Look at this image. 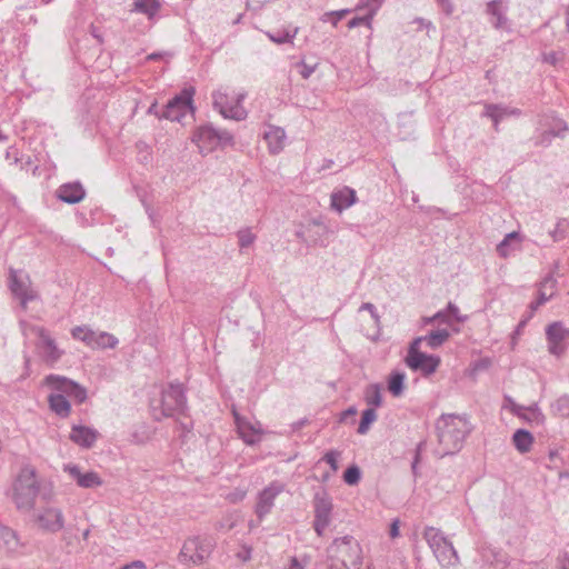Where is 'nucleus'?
Segmentation results:
<instances>
[{
	"instance_id": "nucleus-31",
	"label": "nucleus",
	"mask_w": 569,
	"mask_h": 569,
	"mask_svg": "<svg viewBox=\"0 0 569 569\" xmlns=\"http://www.w3.org/2000/svg\"><path fill=\"white\" fill-rule=\"evenodd\" d=\"M450 337V333L447 329H438L431 331L429 335L423 336L426 345L430 349H437L442 346Z\"/></svg>"
},
{
	"instance_id": "nucleus-46",
	"label": "nucleus",
	"mask_w": 569,
	"mask_h": 569,
	"mask_svg": "<svg viewBox=\"0 0 569 569\" xmlns=\"http://www.w3.org/2000/svg\"><path fill=\"white\" fill-rule=\"evenodd\" d=\"M567 226H568V222L565 219L560 220L557 223L556 228L549 232V234L551 236V238L555 242L565 239Z\"/></svg>"
},
{
	"instance_id": "nucleus-53",
	"label": "nucleus",
	"mask_w": 569,
	"mask_h": 569,
	"mask_svg": "<svg viewBox=\"0 0 569 569\" xmlns=\"http://www.w3.org/2000/svg\"><path fill=\"white\" fill-rule=\"evenodd\" d=\"M446 16H451L455 11V6L451 0H436Z\"/></svg>"
},
{
	"instance_id": "nucleus-35",
	"label": "nucleus",
	"mask_w": 569,
	"mask_h": 569,
	"mask_svg": "<svg viewBox=\"0 0 569 569\" xmlns=\"http://www.w3.org/2000/svg\"><path fill=\"white\" fill-rule=\"evenodd\" d=\"M160 3L158 0H136L134 10L147 14L152 18L159 10Z\"/></svg>"
},
{
	"instance_id": "nucleus-36",
	"label": "nucleus",
	"mask_w": 569,
	"mask_h": 569,
	"mask_svg": "<svg viewBox=\"0 0 569 569\" xmlns=\"http://www.w3.org/2000/svg\"><path fill=\"white\" fill-rule=\"evenodd\" d=\"M523 409H525V407H522V406H515L513 412L518 416H521L519 411L523 410ZM526 410L528 411V413L522 416L525 419H527L529 421H535L537 423L543 422L545 416L538 408L537 403L526 408Z\"/></svg>"
},
{
	"instance_id": "nucleus-15",
	"label": "nucleus",
	"mask_w": 569,
	"mask_h": 569,
	"mask_svg": "<svg viewBox=\"0 0 569 569\" xmlns=\"http://www.w3.org/2000/svg\"><path fill=\"white\" fill-rule=\"evenodd\" d=\"M39 527L48 532L56 533L64 527V516L58 508H46L37 516Z\"/></svg>"
},
{
	"instance_id": "nucleus-56",
	"label": "nucleus",
	"mask_w": 569,
	"mask_h": 569,
	"mask_svg": "<svg viewBox=\"0 0 569 569\" xmlns=\"http://www.w3.org/2000/svg\"><path fill=\"white\" fill-rule=\"evenodd\" d=\"M552 296V293H550L549 296L546 295V292L543 291H539V298L536 302H531L530 305V308L532 310L537 309L539 306L543 305L546 301H548L550 299V297Z\"/></svg>"
},
{
	"instance_id": "nucleus-55",
	"label": "nucleus",
	"mask_w": 569,
	"mask_h": 569,
	"mask_svg": "<svg viewBox=\"0 0 569 569\" xmlns=\"http://www.w3.org/2000/svg\"><path fill=\"white\" fill-rule=\"evenodd\" d=\"M543 61L551 66H557L560 61V56L558 52L551 51L543 54Z\"/></svg>"
},
{
	"instance_id": "nucleus-48",
	"label": "nucleus",
	"mask_w": 569,
	"mask_h": 569,
	"mask_svg": "<svg viewBox=\"0 0 569 569\" xmlns=\"http://www.w3.org/2000/svg\"><path fill=\"white\" fill-rule=\"evenodd\" d=\"M234 556L241 562H248L252 557V548L248 545H242Z\"/></svg>"
},
{
	"instance_id": "nucleus-16",
	"label": "nucleus",
	"mask_w": 569,
	"mask_h": 569,
	"mask_svg": "<svg viewBox=\"0 0 569 569\" xmlns=\"http://www.w3.org/2000/svg\"><path fill=\"white\" fill-rule=\"evenodd\" d=\"M9 287L11 292L21 300L24 307L29 301L36 299L32 290L29 289V278L16 270H10Z\"/></svg>"
},
{
	"instance_id": "nucleus-23",
	"label": "nucleus",
	"mask_w": 569,
	"mask_h": 569,
	"mask_svg": "<svg viewBox=\"0 0 569 569\" xmlns=\"http://www.w3.org/2000/svg\"><path fill=\"white\" fill-rule=\"evenodd\" d=\"M263 138L268 144L270 153L278 154L283 150L287 136L282 128L268 126L263 132Z\"/></svg>"
},
{
	"instance_id": "nucleus-49",
	"label": "nucleus",
	"mask_w": 569,
	"mask_h": 569,
	"mask_svg": "<svg viewBox=\"0 0 569 569\" xmlns=\"http://www.w3.org/2000/svg\"><path fill=\"white\" fill-rule=\"evenodd\" d=\"M318 63L309 64L306 61H301L298 63V67L300 68L299 73L303 79L310 78V76L315 72Z\"/></svg>"
},
{
	"instance_id": "nucleus-10",
	"label": "nucleus",
	"mask_w": 569,
	"mask_h": 569,
	"mask_svg": "<svg viewBox=\"0 0 569 569\" xmlns=\"http://www.w3.org/2000/svg\"><path fill=\"white\" fill-rule=\"evenodd\" d=\"M194 90L192 88H186L180 93L174 96L163 107L161 117L171 121L181 122L182 119L193 112L192 97Z\"/></svg>"
},
{
	"instance_id": "nucleus-34",
	"label": "nucleus",
	"mask_w": 569,
	"mask_h": 569,
	"mask_svg": "<svg viewBox=\"0 0 569 569\" xmlns=\"http://www.w3.org/2000/svg\"><path fill=\"white\" fill-rule=\"evenodd\" d=\"M119 343V340L116 336L104 332L98 331L94 349H114Z\"/></svg>"
},
{
	"instance_id": "nucleus-60",
	"label": "nucleus",
	"mask_w": 569,
	"mask_h": 569,
	"mask_svg": "<svg viewBox=\"0 0 569 569\" xmlns=\"http://www.w3.org/2000/svg\"><path fill=\"white\" fill-rule=\"evenodd\" d=\"M425 446H426V441H421V442H419V445L417 447V452H416L415 459H413L412 465H411V468H412L413 472H416L417 465L419 462L420 451L422 450V448Z\"/></svg>"
},
{
	"instance_id": "nucleus-6",
	"label": "nucleus",
	"mask_w": 569,
	"mask_h": 569,
	"mask_svg": "<svg viewBox=\"0 0 569 569\" xmlns=\"http://www.w3.org/2000/svg\"><path fill=\"white\" fill-rule=\"evenodd\" d=\"M192 141L199 147L200 152L209 153L218 147L232 146L233 136L228 130H218L212 124H204L193 132Z\"/></svg>"
},
{
	"instance_id": "nucleus-61",
	"label": "nucleus",
	"mask_w": 569,
	"mask_h": 569,
	"mask_svg": "<svg viewBox=\"0 0 569 569\" xmlns=\"http://www.w3.org/2000/svg\"><path fill=\"white\" fill-rule=\"evenodd\" d=\"M146 568L147 567H146L143 561L136 560V561H132L129 565H126V566L121 567L120 569H146Z\"/></svg>"
},
{
	"instance_id": "nucleus-22",
	"label": "nucleus",
	"mask_w": 569,
	"mask_h": 569,
	"mask_svg": "<svg viewBox=\"0 0 569 569\" xmlns=\"http://www.w3.org/2000/svg\"><path fill=\"white\" fill-rule=\"evenodd\" d=\"M98 431L90 427L74 425L71 428L70 440L82 448H91L98 439Z\"/></svg>"
},
{
	"instance_id": "nucleus-5",
	"label": "nucleus",
	"mask_w": 569,
	"mask_h": 569,
	"mask_svg": "<svg viewBox=\"0 0 569 569\" xmlns=\"http://www.w3.org/2000/svg\"><path fill=\"white\" fill-rule=\"evenodd\" d=\"M13 500L19 510L29 511L33 508L39 493V482L33 469L23 468L14 482Z\"/></svg>"
},
{
	"instance_id": "nucleus-19",
	"label": "nucleus",
	"mask_w": 569,
	"mask_h": 569,
	"mask_svg": "<svg viewBox=\"0 0 569 569\" xmlns=\"http://www.w3.org/2000/svg\"><path fill=\"white\" fill-rule=\"evenodd\" d=\"M56 196L59 200L62 202L69 203V204H76L81 202L86 197V190L83 186L76 181V182H68L61 184L57 191Z\"/></svg>"
},
{
	"instance_id": "nucleus-25",
	"label": "nucleus",
	"mask_w": 569,
	"mask_h": 569,
	"mask_svg": "<svg viewBox=\"0 0 569 569\" xmlns=\"http://www.w3.org/2000/svg\"><path fill=\"white\" fill-rule=\"evenodd\" d=\"M48 403L51 411L60 418H67L71 412V405L62 392H53L48 397Z\"/></svg>"
},
{
	"instance_id": "nucleus-26",
	"label": "nucleus",
	"mask_w": 569,
	"mask_h": 569,
	"mask_svg": "<svg viewBox=\"0 0 569 569\" xmlns=\"http://www.w3.org/2000/svg\"><path fill=\"white\" fill-rule=\"evenodd\" d=\"M500 0H492L487 3L486 12L491 17L490 23L496 29H503L507 24L506 12L500 8Z\"/></svg>"
},
{
	"instance_id": "nucleus-17",
	"label": "nucleus",
	"mask_w": 569,
	"mask_h": 569,
	"mask_svg": "<svg viewBox=\"0 0 569 569\" xmlns=\"http://www.w3.org/2000/svg\"><path fill=\"white\" fill-rule=\"evenodd\" d=\"M406 365L413 371H419L423 376H430L437 371L441 359L436 355H418L411 359H405Z\"/></svg>"
},
{
	"instance_id": "nucleus-39",
	"label": "nucleus",
	"mask_w": 569,
	"mask_h": 569,
	"mask_svg": "<svg viewBox=\"0 0 569 569\" xmlns=\"http://www.w3.org/2000/svg\"><path fill=\"white\" fill-rule=\"evenodd\" d=\"M376 14V9H369L368 12L365 16L361 17H355L349 20L348 28L353 29L359 26H366L369 29L372 28V19Z\"/></svg>"
},
{
	"instance_id": "nucleus-29",
	"label": "nucleus",
	"mask_w": 569,
	"mask_h": 569,
	"mask_svg": "<svg viewBox=\"0 0 569 569\" xmlns=\"http://www.w3.org/2000/svg\"><path fill=\"white\" fill-rule=\"evenodd\" d=\"M532 441V435L525 429L516 430V432L512 436V442L516 449L521 453H526L530 450Z\"/></svg>"
},
{
	"instance_id": "nucleus-51",
	"label": "nucleus",
	"mask_w": 569,
	"mask_h": 569,
	"mask_svg": "<svg viewBox=\"0 0 569 569\" xmlns=\"http://www.w3.org/2000/svg\"><path fill=\"white\" fill-rule=\"evenodd\" d=\"M447 312L449 318H455L458 322H463L466 320V317H461L459 315V308L451 302L448 303Z\"/></svg>"
},
{
	"instance_id": "nucleus-21",
	"label": "nucleus",
	"mask_w": 569,
	"mask_h": 569,
	"mask_svg": "<svg viewBox=\"0 0 569 569\" xmlns=\"http://www.w3.org/2000/svg\"><path fill=\"white\" fill-rule=\"evenodd\" d=\"M64 470L81 488H96L101 486L102 480L94 471L82 473L77 465H68Z\"/></svg>"
},
{
	"instance_id": "nucleus-52",
	"label": "nucleus",
	"mask_w": 569,
	"mask_h": 569,
	"mask_svg": "<svg viewBox=\"0 0 569 569\" xmlns=\"http://www.w3.org/2000/svg\"><path fill=\"white\" fill-rule=\"evenodd\" d=\"M383 0H361L358 4L357 9L361 8H368L369 9H376V12L379 10L380 6L382 4Z\"/></svg>"
},
{
	"instance_id": "nucleus-57",
	"label": "nucleus",
	"mask_w": 569,
	"mask_h": 569,
	"mask_svg": "<svg viewBox=\"0 0 569 569\" xmlns=\"http://www.w3.org/2000/svg\"><path fill=\"white\" fill-rule=\"evenodd\" d=\"M362 310H367L370 312L371 317L376 320H378L379 316L377 313V309L375 307V305H372L371 302H365L361 305L359 311H362Z\"/></svg>"
},
{
	"instance_id": "nucleus-13",
	"label": "nucleus",
	"mask_w": 569,
	"mask_h": 569,
	"mask_svg": "<svg viewBox=\"0 0 569 569\" xmlns=\"http://www.w3.org/2000/svg\"><path fill=\"white\" fill-rule=\"evenodd\" d=\"M315 520L313 529L319 537L323 536L326 528L330 523L332 511V501L326 492H317L313 499Z\"/></svg>"
},
{
	"instance_id": "nucleus-11",
	"label": "nucleus",
	"mask_w": 569,
	"mask_h": 569,
	"mask_svg": "<svg viewBox=\"0 0 569 569\" xmlns=\"http://www.w3.org/2000/svg\"><path fill=\"white\" fill-rule=\"evenodd\" d=\"M44 383L52 390L73 398L78 403H83L87 400V389L67 377L49 375L44 378Z\"/></svg>"
},
{
	"instance_id": "nucleus-1",
	"label": "nucleus",
	"mask_w": 569,
	"mask_h": 569,
	"mask_svg": "<svg viewBox=\"0 0 569 569\" xmlns=\"http://www.w3.org/2000/svg\"><path fill=\"white\" fill-rule=\"evenodd\" d=\"M436 431L439 442L438 455L445 457L460 451L472 431V426L465 415L443 413L436 422Z\"/></svg>"
},
{
	"instance_id": "nucleus-44",
	"label": "nucleus",
	"mask_w": 569,
	"mask_h": 569,
	"mask_svg": "<svg viewBox=\"0 0 569 569\" xmlns=\"http://www.w3.org/2000/svg\"><path fill=\"white\" fill-rule=\"evenodd\" d=\"M136 148L138 150L139 161L144 164L149 163L151 160V151L149 146L143 141H139L136 143Z\"/></svg>"
},
{
	"instance_id": "nucleus-14",
	"label": "nucleus",
	"mask_w": 569,
	"mask_h": 569,
	"mask_svg": "<svg viewBox=\"0 0 569 569\" xmlns=\"http://www.w3.org/2000/svg\"><path fill=\"white\" fill-rule=\"evenodd\" d=\"M284 490V485L279 481H272L268 487L259 492L254 512L262 521L269 515L274 506V499Z\"/></svg>"
},
{
	"instance_id": "nucleus-8",
	"label": "nucleus",
	"mask_w": 569,
	"mask_h": 569,
	"mask_svg": "<svg viewBox=\"0 0 569 569\" xmlns=\"http://www.w3.org/2000/svg\"><path fill=\"white\" fill-rule=\"evenodd\" d=\"M30 330L38 338L34 345L38 356L47 366L53 367L62 358L64 351L58 347L46 328L32 326Z\"/></svg>"
},
{
	"instance_id": "nucleus-7",
	"label": "nucleus",
	"mask_w": 569,
	"mask_h": 569,
	"mask_svg": "<svg viewBox=\"0 0 569 569\" xmlns=\"http://www.w3.org/2000/svg\"><path fill=\"white\" fill-rule=\"evenodd\" d=\"M214 543L211 538L191 537L188 538L179 553V561L183 565H201L213 550Z\"/></svg>"
},
{
	"instance_id": "nucleus-41",
	"label": "nucleus",
	"mask_w": 569,
	"mask_h": 569,
	"mask_svg": "<svg viewBox=\"0 0 569 569\" xmlns=\"http://www.w3.org/2000/svg\"><path fill=\"white\" fill-rule=\"evenodd\" d=\"M343 481L349 486L357 485L361 479L360 468L356 465L349 466L343 472Z\"/></svg>"
},
{
	"instance_id": "nucleus-40",
	"label": "nucleus",
	"mask_w": 569,
	"mask_h": 569,
	"mask_svg": "<svg viewBox=\"0 0 569 569\" xmlns=\"http://www.w3.org/2000/svg\"><path fill=\"white\" fill-rule=\"evenodd\" d=\"M552 411L563 418L569 417V396L563 395L559 397L551 406Z\"/></svg>"
},
{
	"instance_id": "nucleus-27",
	"label": "nucleus",
	"mask_w": 569,
	"mask_h": 569,
	"mask_svg": "<svg viewBox=\"0 0 569 569\" xmlns=\"http://www.w3.org/2000/svg\"><path fill=\"white\" fill-rule=\"evenodd\" d=\"M234 418L238 427V432L247 445L252 446L260 441V433L251 423L241 421L240 417L236 412Z\"/></svg>"
},
{
	"instance_id": "nucleus-4",
	"label": "nucleus",
	"mask_w": 569,
	"mask_h": 569,
	"mask_svg": "<svg viewBox=\"0 0 569 569\" xmlns=\"http://www.w3.org/2000/svg\"><path fill=\"white\" fill-rule=\"evenodd\" d=\"M422 537L442 568L459 565L460 559L452 541L440 529L426 527Z\"/></svg>"
},
{
	"instance_id": "nucleus-28",
	"label": "nucleus",
	"mask_w": 569,
	"mask_h": 569,
	"mask_svg": "<svg viewBox=\"0 0 569 569\" xmlns=\"http://www.w3.org/2000/svg\"><path fill=\"white\" fill-rule=\"evenodd\" d=\"M483 116L490 118L493 121L495 129L498 130L499 121L506 117H509V107L488 103L485 106Z\"/></svg>"
},
{
	"instance_id": "nucleus-37",
	"label": "nucleus",
	"mask_w": 569,
	"mask_h": 569,
	"mask_svg": "<svg viewBox=\"0 0 569 569\" xmlns=\"http://www.w3.org/2000/svg\"><path fill=\"white\" fill-rule=\"evenodd\" d=\"M377 418L378 416L373 408H367L366 410H363L357 430L358 433L366 435L369 431L370 426L377 420Z\"/></svg>"
},
{
	"instance_id": "nucleus-64",
	"label": "nucleus",
	"mask_w": 569,
	"mask_h": 569,
	"mask_svg": "<svg viewBox=\"0 0 569 569\" xmlns=\"http://www.w3.org/2000/svg\"><path fill=\"white\" fill-rule=\"evenodd\" d=\"M357 410L355 407H350L341 413V420H345L348 416H355Z\"/></svg>"
},
{
	"instance_id": "nucleus-50",
	"label": "nucleus",
	"mask_w": 569,
	"mask_h": 569,
	"mask_svg": "<svg viewBox=\"0 0 569 569\" xmlns=\"http://www.w3.org/2000/svg\"><path fill=\"white\" fill-rule=\"evenodd\" d=\"M6 159L10 164H18L20 161V152L16 146H10L6 151Z\"/></svg>"
},
{
	"instance_id": "nucleus-54",
	"label": "nucleus",
	"mask_w": 569,
	"mask_h": 569,
	"mask_svg": "<svg viewBox=\"0 0 569 569\" xmlns=\"http://www.w3.org/2000/svg\"><path fill=\"white\" fill-rule=\"evenodd\" d=\"M436 320L440 321L441 323H449V317H448L447 309L442 310V311H438L433 317L429 318L427 320V322H432Z\"/></svg>"
},
{
	"instance_id": "nucleus-45",
	"label": "nucleus",
	"mask_w": 569,
	"mask_h": 569,
	"mask_svg": "<svg viewBox=\"0 0 569 569\" xmlns=\"http://www.w3.org/2000/svg\"><path fill=\"white\" fill-rule=\"evenodd\" d=\"M422 342H425L423 336L415 338L409 345L408 352L405 359H411L417 357L418 355H423L425 352L420 350V346Z\"/></svg>"
},
{
	"instance_id": "nucleus-42",
	"label": "nucleus",
	"mask_w": 569,
	"mask_h": 569,
	"mask_svg": "<svg viewBox=\"0 0 569 569\" xmlns=\"http://www.w3.org/2000/svg\"><path fill=\"white\" fill-rule=\"evenodd\" d=\"M237 236L240 249L250 247L256 240V234H253L249 228L239 230Z\"/></svg>"
},
{
	"instance_id": "nucleus-12",
	"label": "nucleus",
	"mask_w": 569,
	"mask_h": 569,
	"mask_svg": "<svg viewBox=\"0 0 569 569\" xmlns=\"http://www.w3.org/2000/svg\"><path fill=\"white\" fill-rule=\"evenodd\" d=\"M546 338L549 352L553 356L560 357L567 349L569 328H567L561 321H555L547 326Z\"/></svg>"
},
{
	"instance_id": "nucleus-3",
	"label": "nucleus",
	"mask_w": 569,
	"mask_h": 569,
	"mask_svg": "<svg viewBox=\"0 0 569 569\" xmlns=\"http://www.w3.org/2000/svg\"><path fill=\"white\" fill-rule=\"evenodd\" d=\"M331 569H360L362 550L352 536L336 538L328 547Z\"/></svg>"
},
{
	"instance_id": "nucleus-18",
	"label": "nucleus",
	"mask_w": 569,
	"mask_h": 569,
	"mask_svg": "<svg viewBox=\"0 0 569 569\" xmlns=\"http://www.w3.org/2000/svg\"><path fill=\"white\" fill-rule=\"evenodd\" d=\"M22 547L16 530L0 523V555L12 556L18 553Z\"/></svg>"
},
{
	"instance_id": "nucleus-9",
	"label": "nucleus",
	"mask_w": 569,
	"mask_h": 569,
	"mask_svg": "<svg viewBox=\"0 0 569 569\" xmlns=\"http://www.w3.org/2000/svg\"><path fill=\"white\" fill-rule=\"evenodd\" d=\"M244 94L240 93L234 99L230 100L227 92L217 90L212 93L213 108L226 119L243 120L247 117V111L242 106Z\"/></svg>"
},
{
	"instance_id": "nucleus-62",
	"label": "nucleus",
	"mask_w": 569,
	"mask_h": 569,
	"mask_svg": "<svg viewBox=\"0 0 569 569\" xmlns=\"http://www.w3.org/2000/svg\"><path fill=\"white\" fill-rule=\"evenodd\" d=\"M148 113H149V114H154V116H157L158 118H162V117H161V112L159 111V107H158V103H157V102L152 103V104L149 107V109H148Z\"/></svg>"
},
{
	"instance_id": "nucleus-30",
	"label": "nucleus",
	"mask_w": 569,
	"mask_h": 569,
	"mask_svg": "<svg viewBox=\"0 0 569 569\" xmlns=\"http://www.w3.org/2000/svg\"><path fill=\"white\" fill-rule=\"evenodd\" d=\"M71 335L74 339L80 340L88 347L94 349L98 331H94L87 326H78L71 330Z\"/></svg>"
},
{
	"instance_id": "nucleus-33",
	"label": "nucleus",
	"mask_w": 569,
	"mask_h": 569,
	"mask_svg": "<svg viewBox=\"0 0 569 569\" xmlns=\"http://www.w3.org/2000/svg\"><path fill=\"white\" fill-rule=\"evenodd\" d=\"M365 400L369 408L380 407L382 403L381 387L378 383L369 385L365 390Z\"/></svg>"
},
{
	"instance_id": "nucleus-38",
	"label": "nucleus",
	"mask_w": 569,
	"mask_h": 569,
	"mask_svg": "<svg viewBox=\"0 0 569 569\" xmlns=\"http://www.w3.org/2000/svg\"><path fill=\"white\" fill-rule=\"evenodd\" d=\"M298 33V28H293L292 31L290 30H279L274 33H268L269 39L278 44H283L288 42H292V39Z\"/></svg>"
},
{
	"instance_id": "nucleus-58",
	"label": "nucleus",
	"mask_w": 569,
	"mask_h": 569,
	"mask_svg": "<svg viewBox=\"0 0 569 569\" xmlns=\"http://www.w3.org/2000/svg\"><path fill=\"white\" fill-rule=\"evenodd\" d=\"M497 251L499 253L500 257H507L508 253H509V242L507 240H502L498 246H497Z\"/></svg>"
},
{
	"instance_id": "nucleus-2",
	"label": "nucleus",
	"mask_w": 569,
	"mask_h": 569,
	"mask_svg": "<svg viewBox=\"0 0 569 569\" xmlns=\"http://www.w3.org/2000/svg\"><path fill=\"white\" fill-rule=\"evenodd\" d=\"M150 409L154 420L160 421L166 417L184 415L187 398L181 383L171 382L161 390L158 399H151Z\"/></svg>"
},
{
	"instance_id": "nucleus-47",
	"label": "nucleus",
	"mask_w": 569,
	"mask_h": 569,
	"mask_svg": "<svg viewBox=\"0 0 569 569\" xmlns=\"http://www.w3.org/2000/svg\"><path fill=\"white\" fill-rule=\"evenodd\" d=\"M339 456H340V453L338 451L330 450V451L326 452V455L322 458V460H325L330 466V468L333 472H336L339 468L338 467Z\"/></svg>"
},
{
	"instance_id": "nucleus-20",
	"label": "nucleus",
	"mask_w": 569,
	"mask_h": 569,
	"mask_svg": "<svg viewBox=\"0 0 569 569\" xmlns=\"http://www.w3.org/2000/svg\"><path fill=\"white\" fill-rule=\"evenodd\" d=\"M358 198L356 191L350 187H342L341 189L335 190L330 196L331 208L341 213L357 202Z\"/></svg>"
},
{
	"instance_id": "nucleus-59",
	"label": "nucleus",
	"mask_w": 569,
	"mask_h": 569,
	"mask_svg": "<svg viewBox=\"0 0 569 569\" xmlns=\"http://www.w3.org/2000/svg\"><path fill=\"white\" fill-rule=\"evenodd\" d=\"M559 569H569V553L565 552L562 556L557 559Z\"/></svg>"
},
{
	"instance_id": "nucleus-32",
	"label": "nucleus",
	"mask_w": 569,
	"mask_h": 569,
	"mask_svg": "<svg viewBox=\"0 0 569 569\" xmlns=\"http://www.w3.org/2000/svg\"><path fill=\"white\" fill-rule=\"evenodd\" d=\"M406 375L400 371H393L388 378V390L393 397H399L403 392Z\"/></svg>"
},
{
	"instance_id": "nucleus-43",
	"label": "nucleus",
	"mask_w": 569,
	"mask_h": 569,
	"mask_svg": "<svg viewBox=\"0 0 569 569\" xmlns=\"http://www.w3.org/2000/svg\"><path fill=\"white\" fill-rule=\"evenodd\" d=\"M351 12L350 9H341V10H337V11H330V12H326L321 20L323 22H327V21H331L332 24L336 27L338 24V22L345 18L347 14H349Z\"/></svg>"
},
{
	"instance_id": "nucleus-24",
	"label": "nucleus",
	"mask_w": 569,
	"mask_h": 569,
	"mask_svg": "<svg viewBox=\"0 0 569 569\" xmlns=\"http://www.w3.org/2000/svg\"><path fill=\"white\" fill-rule=\"evenodd\" d=\"M553 123L549 129H546L542 131L537 138H536V146H542L548 147L552 139L556 137H560L562 132L568 130L567 123L561 119H553Z\"/></svg>"
},
{
	"instance_id": "nucleus-63",
	"label": "nucleus",
	"mask_w": 569,
	"mask_h": 569,
	"mask_svg": "<svg viewBox=\"0 0 569 569\" xmlns=\"http://www.w3.org/2000/svg\"><path fill=\"white\" fill-rule=\"evenodd\" d=\"M399 536V526H398V521H393L391 527H390V537L391 538H396Z\"/></svg>"
}]
</instances>
